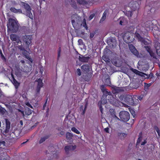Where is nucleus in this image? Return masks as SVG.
Returning <instances> with one entry per match:
<instances>
[{
  "label": "nucleus",
  "mask_w": 160,
  "mask_h": 160,
  "mask_svg": "<svg viewBox=\"0 0 160 160\" xmlns=\"http://www.w3.org/2000/svg\"><path fill=\"white\" fill-rule=\"evenodd\" d=\"M119 20H120V22H119V24L121 25H122V23H123V22L121 20V18H119Z\"/></svg>",
  "instance_id": "obj_60"
},
{
  "label": "nucleus",
  "mask_w": 160,
  "mask_h": 160,
  "mask_svg": "<svg viewBox=\"0 0 160 160\" xmlns=\"http://www.w3.org/2000/svg\"><path fill=\"white\" fill-rule=\"evenodd\" d=\"M48 136H44L41 138V139L39 141V143L41 144L43 142H44L46 140L48 139Z\"/></svg>",
  "instance_id": "obj_27"
},
{
  "label": "nucleus",
  "mask_w": 160,
  "mask_h": 160,
  "mask_svg": "<svg viewBox=\"0 0 160 160\" xmlns=\"http://www.w3.org/2000/svg\"><path fill=\"white\" fill-rule=\"evenodd\" d=\"M132 36L131 33L129 32H127L124 34L123 39L125 40V41L127 43H129L133 40V39L131 37Z\"/></svg>",
  "instance_id": "obj_6"
},
{
  "label": "nucleus",
  "mask_w": 160,
  "mask_h": 160,
  "mask_svg": "<svg viewBox=\"0 0 160 160\" xmlns=\"http://www.w3.org/2000/svg\"><path fill=\"white\" fill-rule=\"evenodd\" d=\"M136 97V96L127 95L125 96L124 100L128 104L132 105L134 103V99Z\"/></svg>",
  "instance_id": "obj_4"
},
{
  "label": "nucleus",
  "mask_w": 160,
  "mask_h": 160,
  "mask_svg": "<svg viewBox=\"0 0 160 160\" xmlns=\"http://www.w3.org/2000/svg\"><path fill=\"white\" fill-rule=\"evenodd\" d=\"M119 116L121 120L124 122H127L130 119L129 113L126 111H122L119 112Z\"/></svg>",
  "instance_id": "obj_3"
},
{
  "label": "nucleus",
  "mask_w": 160,
  "mask_h": 160,
  "mask_svg": "<svg viewBox=\"0 0 160 160\" xmlns=\"http://www.w3.org/2000/svg\"><path fill=\"white\" fill-rule=\"evenodd\" d=\"M25 104L27 106H28V107H29L31 108H32V106L30 104L29 102H26L25 103Z\"/></svg>",
  "instance_id": "obj_47"
},
{
  "label": "nucleus",
  "mask_w": 160,
  "mask_h": 160,
  "mask_svg": "<svg viewBox=\"0 0 160 160\" xmlns=\"http://www.w3.org/2000/svg\"><path fill=\"white\" fill-rule=\"evenodd\" d=\"M83 22L84 23V24L83 25V26L85 28L86 30L88 29V28L86 24V20L85 19H84L83 20Z\"/></svg>",
  "instance_id": "obj_38"
},
{
  "label": "nucleus",
  "mask_w": 160,
  "mask_h": 160,
  "mask_svg": "<svg viewBox=\"0 0 160 160\" xmlns=\"http://www.w3.org/2000/svg\"><path fill=\"white\" fill-rule=\"evenodd\" d=\"M113 118H116L118 120H121L120 118L119 119V118H118V117H117L115 115V114H114Z\"/></svg>",
  "instance_id": "obj_57"
},
{
  "label": "nucleus",
  "mask_w": 160,
  "mask_h": 160,
  "mask_svg": "<svg viewBox=\"0 0 160 160\" xmlns=\"http://www.w3.org/2000/svg\"><path fill=\"white\" fill-rule=\"evenodd\" d=\"M104 131L107 133H109V128H108L104 129Z\"/></svg>",
  "instance_id": "obj_58"
},
{
  "label": "nucleus",
  "mask_w": 160,
  "mask_h": 160,
  "mask_svg": "<svg viewBox=\"0 0 160 160\" xmlns=\"http://www.w3.org/2000/svg\"><path fill=\"white\" fill-rule=\"evenodd\" d=\"M110 101L112 104L115 106H124L125 105V104L124 103L122 102L119 101L116 98H113V99L112 101L110 100Z\"/></svg>",
  "instance_id": "obj_7"
},
{
  "label": "nucleus",
  "mask_w": 160,
  "mask_h": 160,
  "mask_svg": "<svg viewBox=\"0 0 160 160\" xmlns=\"http://www.w3.org/2000/svg\"><path fill=\"white\" fill-rule=\"evenodd\" d=\"M73 137V135L72 133L67 132L66 134V137L67 140H70Z\"/></svg>",
  "instance_id": "obj_22"
},
{
  "label": "nucleus",
  "mask_w": 160,
  "mask_h": 160,
  "mask_svg": "<svg viewBox=\"0 0 160 160\" xmlns=\"http://www.w3.org/2000/svg\"><path fill=\"white\" fill-rule=\"evenodd\" d=\"M105 84L108 86H109L111 84V83L110 78H108L106 79Z\"/></svg>",
  "instance_id": "obj_35"
},
{
  "label": "nucleus",
  "mask_w": 160,
  "mask_h": 160,
  "mask_svg": "<svg viewBox=\"0 0 160 160\" xmlns=\"http://www.w3.org/2000/svg\"><path fill=\"white\" fill-rule=\"evenodd\" d=\"M12 82L13 83V84L15 86V88H18V86H19L20 83L18 82L14 78L12 77Z\"/></svg>",
  "instance_id": "obj_21"
},
{
  "label": "nucleus",
  "mask_w": 160,
  "mask_h": 160,
  "mask_svg": "<svg viewBox=\"0 0 160 160\" xmlns=\"http://www.w3.org/2000/svg\"><path fill=\"white\" fill-rule=\"evenodd\" d=\"M8 31H11L12 32H16L18 29V21L13 19L9 18L7 24Z\"/></svg>",
  "instance_id": "obj_2"
},
{
  "label": "nucleus",
  "mask_w": 160,
  "mask_h": 160,
  "mask_svg": "<svg viewBox=\"0 0 160 160\" xmlns=\"http://www.w3.org/2000/svg\"><path fill=\"white\" fill-rule=\"evenodd\" d=\"M130 112L133 116V117H134L136 115L135 111L131 109L130 110Z\"/></svg>",
  "instance_id": "obj_39"
},
{
  "label": "nucleus",
  "mask_w": 160,
  "mask_h": 160,
  "mask_svg": "<svg viewBox=\"0 0 160 160\" xmlns=\"http://www.w3.org/2000/svg\"><path fill=\"white\" fill-rule=\"evenodd\" d=\"M106 98V97H104V96H103L101 101L98 102V106H99L100 104H104L107 102V99Z\"/></svg>",
  "instance_id": "obj_19"
},
{
  "label": "nucleus",
  "mask_w": 160,
  "mask_h": 160,
  "mask_svg": "<svg viewBox=\"0 0 160 160\" xmlns=\"http://www.w3.org/2000/svg\"><path fill=\"white\" fill-rule=\"evenodd\" d=\"M98 106H99V109L100 110V111L101 113V114H102L103 113V109L102 107V106L101 105V104H100V105Z\"/></svg>",
  "instance_id": "obj_45"
},
{
  "label": "nucleus",
  "mask_w": 160,
  "mask_h": 160,
  "mask_svg": "<svg viewBox=\"0 0 160 160\" xmlns=\"http://www.w3.org/2000/svg\"><path fill=\"white\" fill-rule=\"evenodd\" d=\"M5 110L1 106H0V113H2L4 112Z\"/></svg>",
  "instance_id": "obj_46"
},
{
  "label": "nucleus",
  "mask_w": 160,
  "mask_h": 160,
  "mask_svg": "<svg viewBox=\"0 0 160 160\" xmlns=\"http://www.w3.org/2000/svg\"><path fill=\"white\" fill-rule=\"evenodd\" d=\"M93 15H91L89 16V20H91L93 18Z\"/></svg>",
  "instance_id": "obj_59"
},
{
  "label": "nucleus",
  "mask_w": 160,
  "mask_h": 160,
  "mask_svg": "<svg viewBox=\"0 0 160 160\" xmlns=\"http://www.w3.org/2000/svg\"><path fill=\"white\" fill-rule=\"evenodd\" d=\"M12 4L13 6H15L17 4V3L15 1H12Z\"/></svg>",
  "instance_id": "obj_54"
},
{
  "label": "nucleus",
  "mask_w": 160,
  "mask_h": 160,
  "mask_svg": "<svg viewBox=\"0 0 160 160\" xmlns=\"http://www.w3.org/2000/svg\"><path fill=\"white\" fill-rule=\"evenodd\" d=\"M87 106H88V103L87 102H86V104H85V107H84V109H83V106H81L80 107V109H82V114H84L85 113V111H86V110L87 108Z\"/></svg>",
  "instance_id": "obj_29"
},
{
  "label": "nucleus",
  "mask_w": 160,
  "mask_h": 160,
  "mask_svg": "<svg viewBox=\"0 0 160 160\" xmlns=\"http://www.w3.org/2000/svg\"><path fill=\"white\" fill-rule=\"evenodd\" d=\"M156 51L157 54L159 56H160V49H158V50H156Z\"/></svg>",
  "instance_id": "obj_52"
},
{
  "label": "nucleus",
  "mask_w": 160,
  "mask_h": 160,
  "mask_svg": "<svg viewBox=\"0 0 160 160\" xmlns=\"http://www.w3.org/2000/svg\"><path fill=\"white\" fill-rule=\"evenodd\" d=\"M21 5L25 10V11L23 12L22 10L20 9H17L14 7H11L10 8V10L12 12L15 13H22L31 19H33V15L31 12L32 9L30 6L28 4L24 2H21Z\"/></svg>",
  "instance_id": "obj_1"
},
{
  "label": "nucleus",
  "mask_w": 160,
  "mask_h": 160,
  "mask_svg": "<svg viewBox=\"0 0 160 160\" xmlns=\"http://www.w3.org/2000/svg\"><path fill=\"white\" fill-rule=\"evenodd\" d=\"M77 2L80 4H83L84 3V0H77Z\"/></svg>",
  "instance_id": "obj_42"
},
{
  "label": "nucleus",
  "mask_w": 160,
  "mask_h": 160,
  "mask_svg": "<svg viewBox=\"0 0 160 160\" xmlns=\"http://www.w3.org/2000/svg\"><path fill=\"white\" fill-rule=\"evenodd\" d=\"M113 118H116L118 120H121L120 118L119 119V118H118V117H117L115 115V114H114Z\"/></svg>",
  "instance_id": "obj_56"
},
{
  "label": "nucleus",
  "mask_w": 160,
  "mask_h": 160,
  "mask_svg": "<svg viewBox=\"0 0 160 160\" xmlns=\"http://www.w3.org/2000/svg\"><path fill=\"white\" fill-rule=\"evenodd\" d=\"M32 110L30 109L29 108L26 107L25 108V111L26 114L27 115H29L32 113Z\"/></svg>",
  "instance_id": "obj_23"
},
{
  "label": "nucleus",
  "mask_w": 160,
  "mask_h": 160,
  "mask_svg": "<svg viewBox=\"0 0 160 160\" xmlns=\"http://www.w3.org/2000/svg\"><path fill=\"white\" fill-rule=\"evenodd\" d=\"M154 47L156 50H158L160 49V43L158 42H155L154 45Z\"/></svg>",
  "instance_id": "obj_26"
},
{
  "label": "nucleus",
  "mask_w": 160,
  "mask_h": 160,
  "mask_svg": "<svg viewBox=\"0 0 160 160\" xmlns=\"http://www.w3.org/2000/svg\"><path fill=\"white\" fill-rule=\"evenodd\" d=\"M60 134L61 135H63L64 134V132L63 131H62L60 132Z\"/></svg>",
  "instance_id": "obj_62"
},
{
  "label": "nucleus",
  "mask_w": 160,
  "mask_h": 160,
  "mask_svg": "<svg viewBox=\"0 0 160 160\" xmlns=\"http://www.w3.org/2000/svg\"><path fill=\"white\" fill-rule=\"evenodd\" d=\"M110 112L112 116L113 117L114 114H115L114 110H113V109H111L110 110Z\"/></svg>",
  "instance_id": "obj_48"
},
{
  "label": "nucleus",
  "mask_w": 160,
  "mask_h": 160,
  "mask_svg": "<svg viewBox=\"0 0 160 160\" xmlns=\"http://www.w3.org/2000/svg\"><path fill=\"white\" fill-rule=\"evenodd\" d=\"M10 38L12 41H15L18 43L21 42L19 37L16 34H11L10 35Z\"/></svg>",
  "instance_id": "obj_8"
},
{
  "label": "nucleus",
  "mask_w": 160,
  "mask_h": 160,
  "mask_svg": "<svg viewBox=\"0 0 160 160\" xmlns=\"http://www.w3.org/2000/svg\"><path fill=\"white\" fill-rule=\"evenodd\" d=\"M37 81L38 82V84L36 91L37 92H39L40 91L41 88L43 86V83L42 82V80L40 78L38 79Z\"/></svg>",
  "instance_id": "obj_12"
},
{
  "label": "nucleus",
  "mask_w": 160,
  "mask_h": 160,
  "mask_svg": "<svg viewBox=\"0 0 160 160\" xmlns=\"http://www.w3.org/2000/svg\"><path fill=\"white\" fill-rule=\"evenodd\" d=\"M129 49L132 52L134 55L138 57L139 53L137 50L135 48V47L132 44L129 45Z\"/></svg>",
  "instance_id": "obj_9"
},
{
  "label": "nucleus",
  "mask_w": 160,
  "mask_h": 160,
  "mask_svg": "<svg viewBox=\"0 0 160 160\" xmlns=\"http://www.w3.org/2000/svg\"><path fill=\"white\" fill-rule=\"evenodd\" d=\"M22 54L25 56L26 58L28 59L29 61L32 62V59L31 58H30L27 55V52L26 50H25L23 51V52L22 53Z\"/></svg>",
  "instance_id": "obj_25"
},
{
  "label": "nucleus",
  "mask_w": 160,
  "mask_h": 160,
  "mask_svg": "<svg viewBox=\"0 0 160 160\" xmlns=\"http://www.w3.org/2000/svg\"><path fill=\"white\" fill-rule=\"evenodd\" d=\"M77 72L78 76H80L81 75V73L80 69L79 68H78L77 70Z\"/></svg>",
  "instance_id": "obj_41"
},
{
  "label": "nucleus",
  "mask_w": 160,
  "mask_h": 160,
  "mask_svg": "<svg viewBox=\"0 0 160 160\" xmlns=\"http://www.w3.org/2000/svg\"><path fill=\"white\" fill-rule=\"evenodd\" d=\"M108 13V12L107 10H105L103 13L102 16V17L100 21V22H101L104 21L106 18V16Z\"/></svg>",
  "instance_id": "obj_18"
},
{
  "label": "nucleus",
  "mask_w": 160,
  "mask_h": 160,
  "mask_svg": "<svg viewBox=\"0 0 160 160\" xmlns=\"http://www.w3.org/2000/svg\"><path fill=\"white\" fill-rule=\"evenodd\" d=\"M142 132H141L139 134V137L137 140V143H139L140 142H141V140L142 139Z\"/></svg>",
  "instance_id": "obj_32"
},
{
  "label": "nucleus",
  "mask_w": 160,
  "mask_h": 160,
  "mask_svg": "<svg viewBox=\"0 0 160 160\" xmlns=\"http://www.w3.org/2000/svg\"><path fill=\"white\" fill-rule=\"evenodd\" d=\"M47 101H48V99H47V100H46V101L45 102V103L44 104V105H43V109H45V108L46 106V104L47 103Z\"/></svg>",
  "instance_id": "obj_53"
},
{
  "label": "nucleus",
  "mask_w": 160,
  "mask_h": 160,
  "mask_svg": "<svg viewBox=\"0 0 160 160\" xmlns=\"http://www.w3.org/2000/svg\"><path fill=\"white\" fill-rule=\"evenodd\" d=\"M81 68L83 71L85 72H88L89 71V66L88 65H83L82 67Z\"/></svg>",
  "instance_id": "obj_17"
},
{
  "label": "nucleus",
  "mask_w": 160,
  "mask_h": 160,
  "mask_svg": "<svg viewBox=\"0 0 160 160\" xmlns=\"http://www.w3.org/2000/svg\"><path fill=\"white\" fill-rule=\"evenodd\" d=\"M21 70L24 72H29L31 69L28 67L26 66L24 68H22Z\"/></svg>",
  "instance_id": "obj_28"
},
{
  "label": "nucleus",
  "mask_w": 160,
  "mask_h": 160,
  "mask_svg": "<svg viewBox=\"0 0 160 160\" xmlns=\"http://www.w3.org/2000/svg\"><path fill=\"white\" fill-rule=\"evenodd\" d=\"M89 59V57H85L82 55H80L79 57V61L83 62H88Z\"/></svg>",
  "instance_id": "obj_14"
},
{
  "label": "nucleus",
  "mask_w": 160,
  "mask_h": 160,
  "mask_svg": "<svg viewBox=\"0 0 160 160\" xmlns=\"http://www.w3.org/2000/svg\"><path fill=\"white\" fill-rule=\"evenodd\" d=\"M143 98V96L141 95L139 97H138V99H139L140 100H141Z\"/></svg>",
  "instance_id": "obj_50"
},
{
  "label": "nucleus",
  "mask_w": 160,
  "mask_h": 160,
  "mask_svg": "<svg viewBox=\"0 0 160 160\" xmlns=\"http://www.w3.org/2000/svg\"><path fill=\"white\" fill-rule=\"evenodd\" d=\"M135 36L137 38L138 40L139 41H141L143 39V38H142L139 34L138 33H135Z\"/></svg>",
  "instance_id": "obj_30"
},
{
  "label": "nucleus",
  "mask_w": 160,
  "mask_h": 160,
  "mask_svg": "<svg viewBox=\"0 0 160 160\" xmlns=\"http://www.w3.org/2000/svg\"><path fill=\"white\" fill-rule=\"evenodd\" d=\"M147 143V141L146 140H144V141L142 142L141 144L142 145H143Z\"/></svg>",
  "instance_id": "obj_55"
},
{
  "label": "nucleus",
  "mask_w": 160,
  "mask_h": 160,
  "mask_svg": "<svg viewBox=\"0 0 160 160\" xmlns=\"http://www.w3.org/2000/svg\"><path fill=\"white\" fill-rule=\"evenodd\" d=\"M71 130L74 132L79 134L80 133V132L75 128L73 127L72 128Z\"/></svg>",
  "instance_id": "obj_33"
},
{
  "label": "nucleus",
  "mask_w": 160,
  "mask_h": 160,
  "mask_svg": "<svg viewBox=\"0 0 160 160\" xmlns=\"http://www.w3.org/2000/svg\"><path fill=\"white\" fill-rule=\"evenodd\" d=\"M60 56V53H58V59H59V58Z\"/></svg>",
  "instance_id": "obj_63"
},
{
  "label": "nucleus",
  "mask_w": 160,
  "mask_h": 160,
  "mask_svg": "<svg viewBox=\"0 0 160 160\" xmlns=\"http://www.w3.org/2000/svg\"><path fill=\"white\" fill-rule=\"evenodd\" d=\"M118 136L121 139H124L127 136V134L124 133H118Z\"/></svg>",
  "instance_id": "obj_20"
},
{
  "label": "nucleus",
  "mask_w": 160,
  "mask_h": 160,
  "mask_svg": "<svg viewBox=\"0 0 160 160\" xmlns=\"http://www.w3.org/2000/svg\"><path fill=\"white\" fill-rule=\"evenodd\" d=\"M102 59L106 62H110V60L108 57H106L105 55H104L102 57Z\"/></svg>",
  "instance_id": "obj_31"
},
{
  "label": "nucleus",
  "mask_w": 160,
  "mask_h": 160,
  "mask_svg": "<svg viewBox=\"0 0 160 160\" xmlns=\"http://www.w3.org/2000/svg\"><path fill=\"white\" fill-rule=\"evenodd\" d=\"M142 42V44H144L145 45H148L149 43H150V41L148 40H146L143 38L142 40L141 41Z\"/></svg>",
  "instance_id": "obj_24"
},
{
  "label": "nucleus",
  "mask_w": 160,
  "mask_h": 160,
  "mask_svg": "<svg viewBox=\"0 0 160 160\" xmlns=\"http://www.w3.org/2000/svg\"><path fill=\"white\" fill-rule=\"evenodd\" d=\"M145 48L147 50V51L149 53L151 51V50L150 48L148 46H145Z\"/></svg>",
  "instance_id": "obj_43"
},
{
  "label": "nucleus",
  "mask_w": 160,
  "mask_h": 160,
  "mask_svg": "<svg viewBox=\"0 0 160 160\" xmlns=\"http://www.w3.org/2000/svg\"><path fill=\"white\" fill-rule=\"evenodd\" d=\"M32 39V36L30 35H25L23 37V40L28 45L27 48H29V45L31 42Z\"/></svg>",
  "instance_id": "obj_5"
},
{
  "label": "nucleus",
  "mask_w": 160,
  "mask_h": 160,
  "mask_svg": "<svg viewBox=\"0 0 160 160\" xmlns=\"http://www.w3.org/2000/svg\"><path fill=\"white\" fill-rule=\"evenodd\" d=\"M131 70L132 71L136 74L138 75L141 76H143L144 75H147L146 74L140 72L136 69L132 68L131 69Z\"/></svg>",
  "instance_id": "obj_16"
},
{
  "label": "nucleus",
  "mask_w": 160,
  "mask_h": 160,
  "mask_svg": "<svg viewBox=\"0 0 160 160\" xmlns=\"http://www.w3.org/2000/svg\"><path fill=\"white\" fill-rule=\"evenodd\" d=\"M58 53H61V48H59V49L58 50Z\"/></svg>",
  "instance_id": "obj_64"
},
{
  "label": "nucleus",
  "mask_w": 160,
  "mask_h": 160,
  "mask_svg": "<svg viewBox=\"0 0 160 160\" xmlns=\"http://www.w3.org/2000/svg\"><path fill=\"white\" fill-rule=\"evenodd\" d=\"M10 136L11 138H16V136L15 135L14 132H12L10 134Z\"/></svg>",
  "instance_id": "obj_40"
},
{
  "label": "nucleus",
  "mask_w": 160,
  "mask_h": 160,
  "mask_svg": "<svg viewBox=\"0 0 160 160\" xmlns=\"http://www.w3.org/2000/svg\"><path fill=\"white\" fill-rule=\"evenodd\" d=\"M154 128L157 132L158 136L160 138V130L159 129L157 126H155Z\"/></svg>",
  "instance_id": "obj_34"
},
{
  "label": "nucleus",
  "mask_w": 160,
  "mask_h": 160,
  "mask_svg": "<svg viewBox=\"0 0 160 160\" xmlns=\"http://www.w3.org/2000/svg\"><path fill=\"white\" fill-rule=\"evenodd\" d=\"M112 91L113 93H119L122 91L120 88L114 86L112 88Z\"/></svg>",
  "instance_id": "obj_15"
},
{
  "label": "nucleus",
  "mask_w": 160,
  "mask_h": 160,
  "mask_svg": "<svg viewBox=\"0 0 160 160\" xmlns=\"http://www.w3.org/2000/svg\"><path fill=\"white\" fill-rule=\"evenodd\" d=\"M151 57H152L153 58H156V56L155 54L153 53L152 51H151L149 53Z\"/></svg>",
  "instance_id": "obj_36"
},
{
  "label": "nucleus",
  "mask_w": 160,
  "mask_h": 160,
  "mask_svg": "<svg viewBox=\"0 0 160 160\" xmlns=\"http://www.w3.org/2000/svg\"><path fill=\"white\" fill-rule=\"evenodd\" d=\"M95 35L94 33H90V38H92Z\"/></svg>",
  "instance_id": "obj_49"
},
{
  "label": "nucleus",
  "mask_w": 160,
  "mask_h": 160,
  "mask_svg": "<svg viewBox=\"0 0 160 160\" xmlns=\"http://www.w3.org/2000/svg\"><path fill=\"white\" fill-rule=\"evenodd\" d=\"M18 48L21 51H24L25 50L24 48L21 45L19 46Z\"/></svg>",
  "instance_id": "obj_44"
},
{
  "label": "nucleus",
  "mask_w": 160,
  "mask_h": 160,
  "mask_svg": "<svg viewBox=\"0 0 160 160\" xmlns=\"http://www.w3.org/2000/svg\"><path fill=\"white\" fill-rule=\"evenodd\" d=\"M100 88L102 90V91L104 92L106 94V95H109L110 96V98H112V96H111V93L110 92L108 91L105 88L104 86L103 85H102L100 86Z\"/></svg>",
  "instance_id": "obj_13"
},
{
  "label": "nucleus",
  "mask_w": 160,
  "mask_h": 160,
  "mask_svg": "<svg viewBox=\"0 0 160 160\" xmlns=\"http://www.w3.org/2000/svg\"><path fill=\"white\" fill-rule=\"evenodd\" d=\"M126 15L128 17L130 18L132 16V12L131 11H128L126 13Z\"/></svg>",
  "instance_id": "obj_37"
},
{
  "label": "nucleus",
  "mask_w": 160,
  "mask_h": 160,
  "mask_svg": "<svg viewBox=\"0 0 160 160\" xmlns=\"http://www.w3.org/2000/svg\"><path fill=\"white\" fill-rule=\"evenodd\" d=\"M19 111L20 112H21V113L22 114L23 116L24 117V115H25L24 114V112L23 111H22L20 110H19Z\"/></svg>",
  "instance_id": "obj_61"
},
{
  "label": "nucleus",
  "mask_w": 160,
  "mask_h": 160,
  "mask_svg": "<svg viewBox=\"0 0 160 160\" xmlns=\"http://www.w3.org/2000/svg\"><path fill=\"white\" fill-rule=\"evenodd\" d=\"M76 148V145H69L65 146L64 149L65 152L68 153V152L69 151L74 150Z\"/></svg>",
  "instance_id": "obj_11"
},
{
  "label": "nucleus",
  "mask_w": 160,
  "mask_h": 160,
  "mask_svg": "<svg viewBox=\"0 0 160 160\" xmlns=\"http://www.w3.org/2000/svg\"><path fill=\"white\" fill-rule=\"evenodd\" d=\"M138 5V4L136 2L132 1L130 2L129 6L132 10H134L137 8Z\"/></svg>",
  "instance_id": "obj_10"
},
{
  "label": "nucleus",
  "mask_w": 160,
  "mask_h": 160,
  "mask_svg": "<svg viewBox=\"0 0 160 160\" xmlns=\"http://www.w3.org/2000/svg\"><path fill=\"white\" fill-rule=\"evenodd\" d=\"M0 54H1V56L2 58H3L4 59H5V58L4 56V55H3L1 50H0Z\"/></svg>",
  "instance_id": "obj_51"
}]
</instances>
